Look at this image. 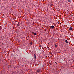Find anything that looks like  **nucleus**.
<instances>
[{
	"label": "nucleus",
	"mask_w": 74,
	"mask_h": 74,
	"mask_svg": "<svg viewBox=\"0 0 74 74\" xmlns=\"http://www.w3.org/2000/svg\"><path fill=\"white\" fill-rule=\"evenodd\" d=\"M34 56H35L34 57V58L36 59V56L35 54H34Z\"/></svg>",
	"instance_id": "obj_1"
},
{
	"label": "nucleus",
	"mask_w": 74,
	"mask_h": 74,
	"mask_svg": "<svg viewBox=\"0 0 74 74\" xmlns=\"http://www.w3.org/2000/svg\"><path fill=\"white\" fill-rule=\"evenodd\" d=\"M19 23H20L19 22H18V24H17V27H18L19 26V25H20Z\"/></svg>",
	"instance_id": "obj_2"
},
{
	"label": "nucleus",
	"mask_w": 74,
	"mask_h": 74,
	"mask_svg": "<svg viewBox=\"0 0 74 74\" xmlns=\"http://www.w3.org/2000/svg\"><path fill=\"white\" fill-rule=\"evenodd\" d=\"M40 69H38V70H37V72H40Z\"/></svg>",
	"instance_id": "obj_3"
},
{
	"label": "nucleus",
	"mask_w": 74,
	"mask_h": 74,
	"mask_svg": "<svg viewBox=\"0 0 74 74\" xmlns=\"http://www.w3.org/2000/svg\"><path fill=\"white\" fill-rule=\"evenodd\" d=\"M72 29H73L72 28L70 27V28H69V30H70L71 31L72 30Z\"/></svg>",
	"instance_id": "obj_4"
},
{
	"label": "nucleus",
	"mask_w": 74,
	"mask_h": 74,
	"mask_svg": "<svg viewBox=\"0 0 74 74\" xmlns=\"http://www.w3.org/2000/svg\"><path fill=\"white\" fill-rule=\"evenodd\" d=\"M65 42H66V44L68 43V41H67V40H66Z\"/></svg>",
	"instance_id": "obj_5"
},
{
	"label": "nucleus",
	"mask_w": 74,
	"mask_h": 74,
	"mask_svg": "<svg viewBox=\"0 0 74 74\" xmlns=\"http://www.w3.org/2000/svg\"><path fill=\"white\" fill-rule=\"evenodd\" d=\"M67 1L69 3L71 2L70 0H68Z\"/></svg>",
	"instance_id": "obj_6"
},
{
	"label": "nucleus",
	"mask_w": 74,
	"mask_h": 74,
	"mask_svg": "<svg viewBox=\"0 0 74 74\" xmlns=\"http://www.w3.org/2000/svg\"><path fill=\"white\" fill-rule=\"evenodd\" d=\"M51 28L52 29H53L54 28V26H51Z\"/></svg>",
	"instance_id": "obj_7"
},
{
	"label": "nucleus",
	"mask_w": 74,
	"mask_h": 74,
	"mask_svg": "<svg viewBox=\"0 0 74 74\" xmlns=\"http://www.w3.org/2000/svg\"><path fill=\"white\" fill-rule=\"evenodd\" d=\"M35 35H37V33H35L34 34Z\"/></svg>",
	"instance_id": "obj_8"
},
{
	"label": "nucleus",
	"mask_w": 74,
	"mask_h": 74,
	"mask_svg": "<svg viewBox=\"0 0 74 74\" xmlns=\"http://www.w3.org/2000/svg\"><path fill=\"white\" fill-rule=\"evenodd\" d=\"M31 44V45H33V43L32 42H31V43H30Z\"/></svg>",
	"instance_id": "obj_9"
},
{
	"label": "nucleus",
	"mask_w": 74,
	"mask_h": 74,
	"mask_svg": "<svg viewBox=\"0 0 74 74\" xmlns=\"http://www.w3.org/2000/svg\"><path fill=\"white\" fill-rule=\"evenodd\" d=\"M55 47H56V45H55Z\"/></svg>",
	"instance_id": "obj_10"
}]
</instances>
